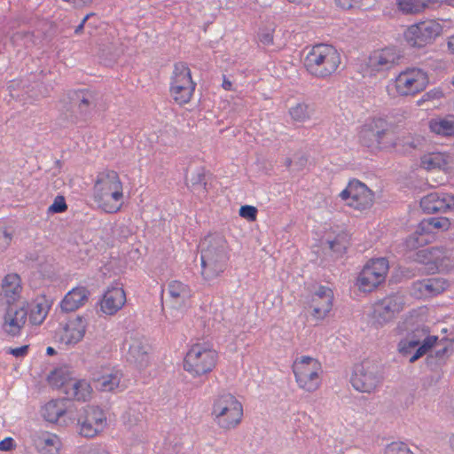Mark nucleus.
I'll use <instances>...</instances> for the list:
<instances>
[{
    "label": "nucleus",
    "instance_id": "2",
    "mask_svg": "<svg viewBox=\"0 0 454 454\" xmlns=\"http://www.w3.org/2000/svg\"><path fill=\"white\" fill-rule=\"evenodd\" d=\"M341 63L338 50L332 44L317 43L308 51L303 64L313 77L325 79L333 75Z\"/></svg>",
    "mask_w": 454,
    "mask_h": 454
},
{
    "label": "nucleus",
    "instance_id": "49",
    "mask_svg": "<svg viewBox=\"0 0 454 454\" xmlns=\"http://www.w3.org/2000/svg\"><path fill=\"white\" fill-rule=\"evenodd\" d=\"M273 29H263L259 33V40L264 46H270L273 44L274 36Z\"/></svg>",
    "mask_w": 454,
    "mask_h": 454
},
{
    "label": "nucleus",
    "instance_id": "16",
    "mask_svg": "<svg viewBox=\"0 0 454 454\" xmlns=\"http://www.w3.org/2000/svg\"><path fill=\"white\" fill-rule=\"evenodd\" d=\"M87 327L88 322L84 317H72L62 326L59 341L66 346H74L83 340Z\"/></svg>",
    "mask_w": 454,
    "mask_h": 454
},
{
    "label": "nucleus",
    "instance_id": "3",
    "mask_svg": "<svg viewBox=\"0 0 454 454\" xmlns=\"http://www.w3.org/2000/svg\"><path fill=\"white\" fill-rule=\"evenodd\" d=\"M218 362V353L207 342L197 341L189 346L184 359L183 369L192 378L211 372Z\"/></svg>",
    "mask_w": 454,
    "mask_h": 454
},
{
    "label": "nucleus",
    "instance_id": "35",
    "mask_svg": "<svg viewBox=\"0 0 454 454\" xmlns=\"http://www.w3.org/2000/svg\"><path fill=\"white\" fill-rule=\"evenodd\" d=\"M442 98V90L440 88H434L423 94L417 101V105L421 106V111H433L440 106Z\"/></svg>",
    "mask_w": 454,
    "mask_h": 454
},
{
    "label": "nucleus",
    "instance_id": "25",
    "mask_svg": "<svg viewBox=\"0 0 454 454\" xmlns=\"http://www.w3.org/2000/svg\"><path fill=\"white\" fill-rule=\"evenodd\" d=\"M167 294L169 302L175 308L185 306L192 297L190 286L183 281L173 279L167 285Z\"/></svg>",
    "mask_w": 454,
    "mask_h": 454
},
{
    "label": "nucleus",
    "instance_id": "48",
    "mask_svg": "<svg viewBox=\"0 0 454 454\" xmlns=\"http://www.w3.org/2000/svg\"><path fill=\"white\" fill-rule=\"evenodd\" d=\"M385 454H411V452L404 443L392 442L387 446Z\"/></svg>",
    "mask_w": 454,
    "mask_h": 454
},
{
    "label": "nucleus",
    "instance_id": "41",
    "mask_svg": "<svg viewBox=\"0 0 454 454\" xmlns=\"http://www.w3.org/2000/svg\"><path fill=\"white\" fill-rule=\"evenodd\" d=\"M224 271V266L221 262L215 264L204 263L201 264V275L207 281L213 280L219 273Z\"/></svg>",
    "mask_w": 454,
    "mask_h": 454
},
{
    "label": "nucleus",
    "instance_id": "29",
    "mask_svg": "<svg viewBox=\"0 0 454 454\" xmlns=\"http://www.w3.org/2000/svg\"><path fill=\"white\" fill-rule=\"evenodd\" d=\"M1 288L8 302L18 301L23 291L20 276L13 272L6 274L2 279Z\"/></svg>",
    "mask_w": 454,
    "mask_h": 454
},
{
    "label": "nucleus",
    "instance_id": "46",
    "mask_svg": "<svg viewBox=\"0 0 454 454\" xmlns=\"http://www.w3.org/2000/svg\"><path fill=\"white\" fill-rule=\"evenodd\" d=\"M67 209V205L64 196H57L53 203L49 207L48 212L51 214L63 213Z\"/></svg>",
    "mask_w": 454,
    "mask_h": 454
},
{
    "label": "nucleus",
    "instance_id": "22",
    "mask_svg": "<svg viewBox=\"0 0 454 454\" xmlns=\"http://www.w3.org/2000/svg\"><path fill=\"white\" fill-rule=\"evenodd\" d=\"M420 207L427 214L454 209V195L444 192H431L421 199Z\"/></svg>",
    "mask_w": 454,
    "mask_h": 454
},
{
    "label": "nucleus",
    "instance_id": "4",
    "mask_svg": "<svg viewBox=\"0 0 454 454\" xmlns=\"http://www.w3.org/2000/svg\"><path fill=\"white\" fill-rule=\"evenodd\" d=\"M292 370L300 389L312 393L321 387L324 370L318 359L301 356L294 361Z\"/></svg>",
    "mask_w": 454,
    "mask_h": 454
},
{
    "label": "nucleus",
    "instance_id": "52",
    "mask_svg": "<svg viewBox=\"0 0 454 454\" xmlns=\"http://www.w3.org/2000/svg\"><path fill=\"white\" fill-rule=\"evenodd\" d=\"M14 445V440L12 437H6L0 442V450H11Z\"/></svg>",
    "mask_w": 454,
    "mask_h": 454
},
{
    "label": "nucleus",
    "instance_id": "40",
    "mask_svg": "<svg viewBox=\"0 0 454 454\" xmlns=\"http://www.w3.org/2000/svg\"><path fill=\"white\" fill-rule=\"evenodd\" d=\"M243 418V406L234 397H229V427H237Z\"/></svg>",
    "mask_w": 454,
    "mask_h": 454
},
{
    "label": "nucleus",
    "instance_id": "34",
    "mask_svg": "<svg viewBox=\"0 0 454 454\" xmlns=\"http://www.w3.org/2000/svg\"><path fill=\"white\" fill-rule=\"evenodd\" d=\"M74 380L71 372L67 368H57L51 372L47 377L50 386L55 388H60L65 393V389L69 387Z\"/></svg>",
    "mask_w": 454,
    "mask_h": 454
},
{
    "label": "nucleus",
    "instance_id": "13",
    "mask_svg": "<svg viewBox=\"0 0 454 454\" xmlns=\"http://www.w3.org/2000/svg\"><path fill=\"white\" fill-rule=\"evenodd\" d=\"M437 340L436 336H428L425 329H416L411 335L399 342L398 351L402 355L407 356L411 349L419 346L414 355L409 359L410 363H414L434 347Z\"/></svg>",
    "mask_w": 454,
    "mask_h": 454
},
{
    "label": "nucleus",
    "instance_id": "37",
    "mask_svg": "<svg viewBox=\"0 0 454 454\" xmlns=\"http://www.w3.org/2000/svg\"><path fill=\"white\" fill-rule=\"evenodd\" d=\"M429 128L436 135L454 137V121L446 118L434 119L429 122Z\"/></svg>",
    "mask_w": 454,
    "mask_h": 454
},
{
    "label": "nucleus",
    "instance_id": "50",
    "mask_svg": "<svg viewBox=\"0 0 454 454\" xmlns=\"http://www.w3.org/2000/svg\"><path fill=\"white\" fill-rule=\"evenodd\" d=\"M28 349V345H23L18 348H9L7 349V353L14 356L15 357H24L27 355Z\"/></svg>",
    "mask_w": 454,
    "mask_h": 454
},
{
    "label": "nucleus",
    "instance_id": "18",
    "mask_svg": "<svg viewBox=\"0 0 454 454\" xmlns=\"http://www.w3.org/2000/svg\"><path fill=\"white\" fill-rule=\"evenodd\" d=\"M225 240L223 237L208 235L200 243V262L215 264L222 262Z\"/></svg>",
    "mask_w": 454,
    "mask_h": 454
},
{
    "label": "nucleus",
    "instance_id": "28",
    "mask_svg": "<svg viewBox=\"0 0 454 454\" xmlns=\"http://www.w3.org/2000/svg\"><path fill=\"white\" fill-rule=\"evenodd\" d=\"M452 163V157L449 153L442 152L427 153L420 159V166L427 170L442 169L444 172H449Z\"/></svg>",
    "mask_w": 454,
    "mask_h": 454
},
{
    "label": "nucleus",
    "instance_id": "55",
    "mask_svg": "<svg viewBox=\"0 0 454 454\" xmlns=\"http://www.w3.org/2000/svg\"><path fill=\"white\" fill-rule=\"evenodd\" d=\"M448 48L449 50L454 53V35L450 36L448 40Z\"/></svg>",
    "mask_w": 454,
    "mask_h": 454
},
{
    "label": "nucleus",
    "instance_id": "26",
    "mask_svg": "<svg viewBox=\"0 0 454 454\" xmlns=\"http://www.w3.org/2000/svg\"><path fill=\"white\" fill-rule=\"evenodd\" d=\"M90 295L89 290L84 286H76L67 292L59 303L64 312H73L84 306Z\"/></svg>",
    "mask_w": 454,
    "mask_h": 454
},
{
    "label": "nucleus",
    "instance_id": "19",
    "mask_svg": "<svg viewBox=\"0 0 454 454\" xmlns=\"http://www.w3.org/2000/svg\"><path fill=\"white\" fill-rule=\"evenodd\" d=\"M333 301L332 289L323 286H319L310 299L311 317L316 320L325 319L333 308Z\"/></svg>",
    "mask_w": 454,
    "mask_h": 454
},
{
    "label": "nucleus",
    "instance_id": "60",
    "mask_svg": "<svg viewBox=\"0 0 454 454\" xmlns=\"http://www.w3.org/2000/svg\"><path fill=\"white\" fill-rule=\"evenodd\" d=\"M227 85V80L225 76L223 75V86L225 87Z\"/></svg>",
    "mask_w": 454,
    "mask_h": 454
},
{
    "label": "nucleus",
    "instance_id": "7",
    "mask_svg": "<svg viewBox=\"0 0 454 454\" xmlns=\"http://www.w3.org/2000/svg\"><path fill=\"white\" fill-rule=\"evenodd\" d=\"M388 270L389 263L386 258L370 259L358 273L355 286L362 293H372L385 282Z\"/></svg>",
    "mask_w": 454,
    "mask_h": 454
},
{
    "label": "nucleus",
    "instance_id": "14",
    "mask_svg": "<svg viewBox=\"0 0 454 454\" xmlns=\"http://www.w3.org/2000/svg\"><path fill=\"white\" fill-rule=\"evenodd\" d=\"M404 297L399 294L385 296L373 304L372 319L375 324L384 325L392 321L404 308Z\"/></svg>",
    "mask_w": 454,
    "mask_h": 454
},
{
    "label": "nucleus",
    "instance_id": "51",
    "mask_svg": "<svg viewBox=\"0 0 454 454\" xmlns=\"http://www.w3.org/2000/svg\"><path fill=\"white\" fill-rule=\"evenodd\" d=\"M80 454H109V452L99 446H90L81 450Z\"/></svg>",
    "mask_w": 454,
    "mask_h": 454
},
{
    "label": "nucleus",
    "instance_id": "63",
    "mask_svg": "<svg viewBox=\"0 0 454 454\" xmlns=\"http://www.w3.org/2000/svg\"><path fill=\"white\" fill-rule=\"evenodd\" d=\"M228 86H229V90H231V82H229Z\"/></svg>",
    "mask_w": 454,
    "mask_h": 454
},
{
    "label": "nucleus",
    "instance_id": "9",
    "mask_svg": "<svg viewBox=\"0 0 454 454\" xmlns=\"http://www.w3.org/2000/svg\"><path fill=\"white\" fill-rule=\"evenodd\" d=\"M381 380L378 364L371 360L356 364L350 378V383L356 391L367 394L374 392Z\"/></svg>",
    "mask_w": 454,
    "mask_h": 454
},
{
    "label": "nucleus",
    "instance_id": "59",
    "mask_svg": "<svg viewBox=\"0 0 454 454\" xmlns=\"http://www.w3.org/2000/svg\"><path fill=\"white\" fill-rule=\"evenodd\" d=\"M450 443L452 450L454 451V434L450 437Z\"/></svg>",
    "mask_w": 454,
    "mask_h": 454
},
{
    "label": "nucleus",
    "instance_id": "11",
    "mask_svg": "<svg viewBox=\"0 0 454 454\" xmlns=\"http://www.w3.org/2000/svg\"><path fill=\"white\" fill-rule=\"evenodd\" d=\"M442 31V25L428 20L411 25L404 32L406 43L414 48H423L431 44Z\"/></svg>",
    "mask_w": 454,
    "mask_h": 454
},
{
    "label": "nucleus",
    "instance_id": "64",
    "mask_svg": "<svg viewBox=\"0 0 454 454\" xmlns=\"http://www.w3.org/2000/svg\"><path fill=\"white\" fill-rule=\"evenodd\" d=\"M451 83H452V85L454 87V76L452 77Z\"/></svg>",
    "mask_w": 454,
    "mask_h": 454
},
{
    "label": "nucleus",
    "instance_id": "54",
    "mask_svg": "<svg viewBox=\"0 0 454 454\" xmlns=\"http://www.w3.org/2000/svg\"><path fill=\"white\" fill-rule=\"evenodd\" d=\"M12 239V233L8 232L7 230L3 231V241L5 245H9Z\"/></svg>",
    "mask_w": 454,
    "mask_h": 454
},
{
    "label": "nucleus",
    "instance_id": "43",
    "mask_svg": "<svg viewBox=\"0 0 454 454\" xmlns=\"http://www.w3.org/2000/svg\"><path fill=\"white\" fill-rule=\"evenodd\" d=\"M289 114H303L313 111L312 106L302 99H291L288 101Z\"/></svg>",
    "mask_w": 454,
    "mask_h": 454
},
{
    "label": "nucleus",
    "instance_id": "24",
    "mask_svg": "<svg viewBox=\"0 0 454 454\" xmlns=\"http://www.w3.org/2000/svg\"><path fill=\"white\" fill-rule=\"evenodd\" d=\"M27 319V310L25 308L10 307L4 316L2 329L8 335H20Z\"/></svg>",
    "mask_w": 454,
    "mask_h": 454
},
{
    "label": "nucleus",
    "instance_id": "8",
    "mask_svg": "<svg viewBox=\"0 0 454 454\" xmlns=\"http://www.w3.org/2000/svg\"><path fill=\"white\" fill-rule=\"evenodd\" d=\"M339 198L345 206L360 212L370 209L374 203L373 192L357 179L350 180Z\"/></svg>",
    "mask_w": 454,
    "mask_h": 454
},
{
    "label": "nucleus",
    "instance_id": "47",
    "mask_svg": "<svg viewBox=\"0 0 454 454\" xmlns=\"http://www.w3.org/2000/svg\"><path fill=\"white\" fill-rule=\"evenodd\" d=\"M257 208L254 206L245 205L239 208V215L248 222H254L257 219Z\"/></svg>",
    "mask_w": 454,
    "mask_h": 454
},
{
    "label": "nucleus",
    "instance_id": "45",
    "mask_svg": "<svg viewBox=\"0 0 454 454\" xmlns=\"http://www.w3.org/2000/svg\"><path fill=\"white\" fill-rule=\"evenodd\" d=\"M415 231L426 239H428L429 243H432L435 239L436 235L431 229V225H429L427 219L420 221Z\"/></svg>",
    "mask_w": 454,
    "mask_h": 454
},
{
    "label": "nucleus",
    "instance_id": "10",
    "mask_svg": "<svg viewBox=\"0 0 454 454\" xmlns=\"http://www.w3.org/2000/svg\"><path fill=\"white\" fill-rule=\"evenodd\" d=\"M393 137V132L387 128V123L381 117L373 118L360 131L363 145L372 148L388 149L395 146L392 143Z\"/></svg>",
    "mask_w": 454,
    "mask_h": 454
},
{
    "label": "nucleus",
    "instance_id": "39",
    "mask_svg": "<svg viewBox=\"0 0 454 454\" xmlns=\"http://www.w3.org/2000/svg\"><path fill=\"white\" fill-rule=\"evenodd\" d=\"M398 8L406 14H417L423 12L429 0H396Z\"/></svg>",
    "mask_w": 454,
    "mask_h": 454
},
{
    "label": "nucleus",
    "instance_id": "58",
    "mask_svg": "<svg viewBox=\"0 0 454 454\" xmlns=\"http://www.w3.org/2000/svg\"><path fill=\"white\" fill-rule=\"evenodd\" d=\"M89 103H90L89 99L84 98V97H82V98L81 99V105L80 106H82V105L88 106Z\"/></svg>",
    "mask_w": 454,
    "mask_h": 454
},
{
    "label": "nucleus",
    "instance_id": "57",
    "mask_svg": "<svg viewBox=\"0 0 454 454\" xmlns=\"http://www.w3.org/2000/svg\"><path fill=\"white\" fill-rule=\"evenodd\" d=\"M47 355L52 356L56 353L55 349L52 347H48L46 349Z\"/></svg>",
    "mask_w": 454,
    "mask_h": 454
},
{
    "label": "nucleus",
    "instance_id": "32",
    "mask_svg": "<svg viewBox=\"0 0 454 454\" xmlns=\"http://www.w3.org/2000/svg\"><path fill=\"white\" fill-rule=\"evenodd\" d=\"M227 395L225 392L215 396L212 401L210 416L219 427L224 428L227 425Z\"/></svg>",
    "mask_w": 454,
    "mask_h": 454
},
{
    "label": "nucleus",
    "instance_id": "17",
    "mask_svg": "<svg viewBox=\"0 0 454 454\" xmlns=\"http://www.w3.org/2000/svg\"><path fill=\"white\" fill-rule=\"evenodd\" d=\"M126 302L127 296L124 288L116 284L107 287L98 304L103 314L114 316L124 307Z\"/></svg>",
    "mask_w": 454,
    "mask_h": 454
},
{
    "label": "nucleus",
    "instance_id": "44",
    "mask_svg": "<svg viewBox=\"0 0 454 454\" xmlns=\"http://www.w3.org/2000/svg\"><path fill=\"white\" fill-rule=\"evenodd\" d=\"M430 244L428 239L419 235L416 231L405 240V246L410 250L418 249L420 247H424Z\"/></svg>",
    "mask_w": 454,
    "mask_h": 454
},
{
    "label": "nucleus",
    "instance_id": "15",
    "mask_svg": "<svg viewBox=\"0 0 454 454\" xmlns=\"http://www.w3.org/2000/svg\"><path fill=\"white\" fill-rule=\"evenodd\" d=\"M41 413L46 421L61 427L74 424L77 417L76 410L64 399L48 402L42 407Z\"/></svg>",
    "mask_w": 454,
    "mask_h": 454
},
{
    "label": "nucleus",
    "instance_id": "53",
    "mask_svg": "<svg viewBox=\"0 0 454 454\" xmlns=\"http://www.w3.org/2000/svg\"><path fill=\"white\" fill-rule=\"evenodd\" d=\"M93 13H89L87 14L83 19L81 21V23L75 27L74 29V34L75 35H81L83 31V28H84V25L86 23V21L89 20V18L90 16H92Z\"/></svg>",
    "mask_w": 454,
    "mask_h": 454
},
{
    "label": "nucleus",
    "instance_id": "30",
    "mask_svg": "<svg viewBox=\"0 0 454 454\" xmlns=\"http://www.w3.org/2000/svg\"><path fill=\"white\" fill-rule=\"evenodd\" d=\"M186 185L194 194L205 196L207 193V174L203 168L192 171L186 177Z\"/></svg>",
    "mask_w": 454,
    "mask_h": 454
},
{
    "label": "nucleus",
    "instance_id": "42",
    "mask_svg": "<svg viewBox=\"0 0 454 454\" xmlns=\"http://www.w3.org/2000/svg\"><path fill=\"white\" fill-rule=\"evenodd\" d=\"M428 221L431 229L436 234L438 231H444L450 229V222L447 217H429L426 218Z\"/></svg>",
    "mask_w": 454,
    "mask_h": 454
},
{
    "label": "nucleus",
    "instance_id": "38",
    "mask_svg": "<svg viewBox=\"0 0 454 454\" xmlns=\"http://www.w3.org/2000/svg\"><path fill=\"white\" fill-rule=\"evenodd\" d=\"M129 354L135 362L141 364L148 361L147 346L139 339H134L129 344Z\"/></svg>",
    "mask_w": 454,
    "mask_h": 454
},
{
    "label": "nucleus",
    "instance_id": "27",
    "mask_svg": "<svg viewBox=\"0 0 454 454\" xmlns=\"http://www.w3.org/2000/svg\"><path fill=\"white\" fill-rule=\"evenodd\" d=\"M33 442L40 454H59L62 446L60 438L47 431L36 434Z\"/></svg>",
    "mask_w": 454,
    "mask_h": 454
},
{
    "label": "nucleus",
    "instance_id": "56",
    "mask_svg": "<svg viewBox=\"0 0 454 454\" xmlns=\"http://www.w3.org/2000/svg\"><path fill=\"white\" fill-rule=\"evenodd\" d=\"M291 4H306L309 0H287Z\"/></svg>",
    "mask_w": 454,
    "mask_h": 454
},
{
    "label": "nucleus",
    "instance_id": "31",
    "mask_svg": "<svg viewBox=\"0 0 454 454\" xmlns=\"http://www.w3.org/2000/svg\"><path fill=\"white\" fill-rule=\"evenodd\" d=\"M65 394L74 400L86 402L92 397L93 389L88 380H74L70 387L65 389Z\"/></svg>",
    "mask_w": 454,
    "mask_h": 454
},
{
    "label": "nucleus",
    "instance_id": "6",
    "mask_svg": "<svg viewBox=\"0 0 454 454\" xmlns=\"http://www.w3.org/2000/svg\"><path fill=\"white\" fill-rule=\"evenodd\" d=\"M428 82L427 74L424 70L409 67L389 82L387 90L389 94L402 97L413 96L422 91Z\"/></svg>",
    "mask_w": 454,
    "mask_h": 454
},
{
    "label": "nucleus",
    "instance_id": "1",
    "mask_svg": "<svg viewBox=\"0 0 454 454\" xmlns=\"http://www.w3.org/2000/svg\"><path fill=\"white\" fill-rule=\"evenodd\" d=\"M124 183L120 174L109 168L98 172L92 185V200L97 207L106 214L121 211L125 201Z\"/></svg>",
    "mask_w": 454,
    "mask_h": 454
},
{
    "label": "nucleus",
    "instance_id": "62",
    "mask_svg": "<svg viewBox=\"0 0 454 454\" xmlns=\"http://www.w3.org/2000/svg\"><path fill=\"white\" fill-rule=\"evenodd\" d=\"M114 49V44L111 43L110 46H109V51H112Z\"/></svg>",
    "mask_w": 454,
    "mask_h": 454
},
{
    "label": "nucleus",
    "instance_id": "33",
    "mask_svg": "<svg viewBox=\"0 0 454 454\" xmlns=\"http://www.w3.org/2000/svg\"><path fill=\"white\" fill-rule=\"evenodd\" d=\"M399 59V54L395 48H385L377 51L371 58V64L380 70L389 69Z\"/></svg>",
    "mask_w": 454,
    "mask_h": 454
},
{
    "label": "nucleus",
    "instance_id": "61",
    "mask_svg": "<svg viewBox=\"0 0 454 454\" xmlns=\"http://www.w3.org/2000/svg\"><path fill=\"white\" fill-rule=\"evenodd\" d=\"M100 57H103L105 55V50L104 49H100Z\"/></svg>",
    "mask_w": 454,
    "mask_h": 454
},
{
    "label": "nucleus",
    "instance_id": "20",
    "mask_svg": "<svg viewBox=\"0 0 454 454\" xmlns=\"http://www.w3.org/2000/svg\"><path fill=\"white\" fill-rule=\"evenodd\" d=\"M93 381L102 392L119 391L127 387L122 372L116 368H106L101 374H93Z\"/></svg>",
    "mask_w": 454,
    "mask_h": 454
},
{
    "label": "nucleus",
    "instance_id": "12",
    "mask_svg": "<svg viewBox=\"0 0 454 454\" xmlns=\"http://www.w3.org/2000/svg\"><path fill=\"white\" fill-rule=\"evenodd\" d=\"M75 419L78 434L86 438L98 436L107 427L106 414L97 406H87Z\"/></svg>",
    "mask_w": 454,
    "mask_h": 454
},
{
    "label": "nucleus",
    "instance_id": "21",
    "mask_svg": "<svg viewBox=\"0 0 454 454\" xmlns=\"http://www.w3.org/2000/svg\"><path fill=\"white\" fill-rule=\"evenodd\" d=\"M449 286L443 278H430L418 280L412 284V294L418 299H428L443 293Z\"/></svg>",
    "mask_w": 454,
    "mask_h": 454
},
{
    "label": "nucleus",
    "instance_id": "23",
    "mask_svg": "<svg viewBox=\"0 0 454 454\" xmlns=\"http://www.w3.org/2000/svg\"><path fill=\"white\" fill-rule=\"evenodd\" d=\"M445 258V250L437 247L420 249L414 254V261L424 264L427 273L436 272Z\"/></svg>",
    "mask_w": 454,
    "mask_h": 454
},
{
    "label": "nucleus",
    "instance_id": "36",
    "mask_svg": "<svg viewBox=\"0 0 454 454\" xmlns=\"http://www.w3.org/2000/svg\"><path fill=\"white\" fill-rule=\"evenodd\" d=\"M51 305L44 297L36 299L29 311V321L32 325H39L46 318Z\"/></svg>",
    "mask_w": 454,
    "mask_h": 454
},
{
    "label": "nucleus",
    "instance_id": "5",
    "mask_svg": "<svg viewBox=\"0 0 454 454\" xmlns=\"http://www.w3.org/2000/svg\"><path fill=\"white\" fill-rule=\"evenodd\" d=\"M197 83L192 79L191 68L184 62H176L169 77V94L177 105L188 104L195 92Z\"/></svg>",
    "mask_w": 454,
    "mask_h": 454
}]
</instances>
